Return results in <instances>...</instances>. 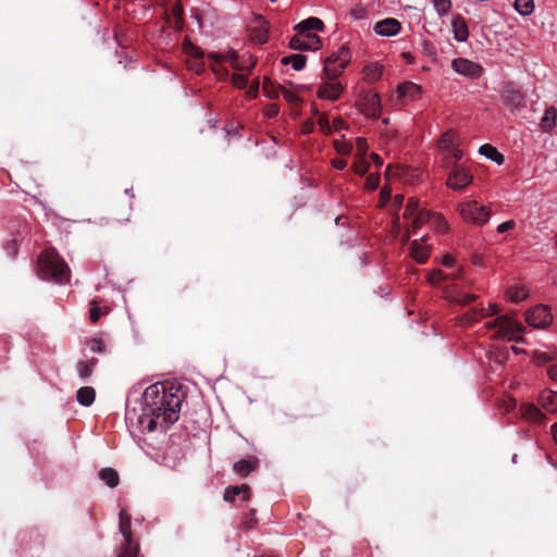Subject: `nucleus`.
<instances>
[{
	"label": "nucleus",
	"instance_id": "obj_1",
	"mask_svg": "<svg viewBox=\"0 0 557 557\" xmlns=\"http://www.w3.org/2000/svg\"><path fill=\"white\" fill-rule=\"evenodd\" d=\"M166 388L164 383L157 382L149 385L141 395V417L140 422L148 419V430L150 432L157 429L158 421L160 425L168 428L178 420L182 398L176 393Z\"/></svg>",
	"mask_w": 557,
	"mask_h": 557
},
{
	"label": "nucleus",
	"instance_id": "obj_2",
	"mask_svg": "<svg viewBox=\"0 0 557 557\" xmlns=\"http://www.w3.org/2000/svg\"><path fill=\"white\" fill-rule=\"evenodd\" d=\"M38 275L49 282L66 284L71 278V270L54 248H49L38 257Z\"/></svg>",
	"mask_w": 557,
	"mask_h": 557
},
{
	"label": "nucleus",
	"instance_id": "obj_3",
	"mask_svg": "<svg viewBox=\"0 0 557 557\" xmlns=\"http://www.w3.org/2000/svg\"><path fill=\"white\" fill-rule=\"evenodd\" d=\"M131 515L124 509L120 511L119 529L124 537L119 557H144L140 555L138 543L133 540Z\"/></svg>",
	"mask_w": 557,
	"mask_h": 557
},
{
	"label": "nucleus",
	"instance_id": "obj_4",
	"mask_svg": "<svg viewBox=\"0 0 557 557\" xmlns=\"http://www.w3.org/2000/svg\"><path fill=\"white\" fill-rule=\"evenodd\" d=\"M485 326L488 330L497 329L494 338L500 339L508 337L509 341L522 342V337L518 336L523 331V326L513 321L509 315H499L487 322Z\"/></svg>",
	"mask_w": 557,
	"mask_h": 557
},
{
	"label": "nucleus",
	"instance_id": "obj_5",
	"mask_svg": "<svg viewBox=\"0 0 557 557\" xmlns=\"http://www.w3.org/2000/svg\"><path fill=\"white\" fill-rule=\"evenodd\" d=\"M209 58L214 61L215 64L222 65L223 63H230L233 70H252L257 64L252 60L250 54L239 55L235 50H226L223 52H213L209 54Z\"/></svg>",
	"mask_w": 557,
	"mask_h": 557
},
{
	"label": "nucleus",
	"instance_id": "obj_6",
	"mask_svg": "<svg viewBox=\"0 0 557 557\" xmlns=\"http://www.w3.org/2000/svg\"><path fill=\"white\" fill-rule=\"evenodd\" d=\"M458 210L463 220L478 225L486 223L491 215V210L480 205L476 200L460 203Z\"/></svg>",
	"mask_w": 557,
	"mask_h": 557
},
{
	"label": "nucleus",
	"instance_id": "obj_7",
	"mask_svg": "<svg viewBox=\"0 0 557 557\" xmlns=\"http://www.w3.org/2000/svg\"><path fill=\"white\" fill-rule=\"evenodd\" d=\"M289 47L293 50L315 51L321 47V39L313 33L296 32L289 40Z\"/></svg>",
	"mask_w": 557,
	"mask_h": 557
},
{
	"label": "nucleus",
	"instance_id": "obj_8",
	"mask_svg": "<svg viewBox=\"0 0 557 557\" xmlns=\"http://www.w3.org/2000/svg\"><path fill=\"white\" fill-rule=\"evenodd\" d=\"M525 321L530 326L545 329L553 322V315L547 306L539 305L527 312Z\"/></svg>",
	"mask_w": 557,
	"mask_h": 557
},
{
	"label": "nucleus",
	"instance_id": "obj_9",
	"mask_svg": "<svg viewBox=\"0 0 557 557\" xmlns=\"http://www.w3.org/2000/svg\"><path fill=\"white\" fill-rule=\"evenodd\" d=\"M351 60V51L347 45H342L325 60L322 70H345Z\"/></svg>",
	"mask_w": 557,
	"mask_h": 557
},
{
	"label": "nucleus",
	"instance_id": "obj_10",
	"mask_svg": "<svg viewBox=\"0 0 557 557\" xmlns=\"http://www.w3.org/2000/svg\"><path fill=\"white\" fill-rule=\"evenodd\" d=\"M326 74L331 73L332 75L327 76V81L323 82L318 89V97L321 99H327L335 101L341 97L344 88L342 84L335 82L337 75L335 72H325Z\"/></svg>",
	"mask_w": 557,
	"mask_h": 557
},
{
	"label": "nucleus",
	"instance_id": "obj_11",
	"mask_svg": "<svg viewBox=\"0 0 557 557\" xmlns=\"http://www.w3.org/2000/svg\"><path fill=\"white\" fill-rule=\"evenodd\" d=\"M502 99L510 110H519L524 107V95L512 83H508L502 90Z\"/></svg>",
	"mask_w": 557,
	"mask_h": 557
},
{
	"label": "nucleus",
	"instance_id": "obj_12",
	"mask_svg": "<svg viewBox=\"0 0 557 557\" xmlns=\"http://www.w3.org/2000/svg\"><path fill=\"white\" fill-rule=\"evenodd\" d=\"M232 73V83L237 88H246L248 98H256L259 91V78L253 77L251 82H249V77L245 74V72H231Z\"/></svg>",
	"mask_w": 557,
	"mask_h": 557
},
{
	"label": "nucleus",
	"instance_id": "obj_13",
	"mask_svg": "<svg viewBox=\"0 0 557 557\" xmlns=\"http://www.w3.org/2000/svg\"><path fill=\"white\" fill-rule=\"evenodd\" d=\"M472 182V175L463 168L455 164L447 178V185L454 189H461Z\"/></svg>",
	"mask_w": 557,
	"mask_h": 557
},
{
	"label": "nucleus",
	"instance_id": "obj_14",
	"mask_svg": "<svg viewBox=\"0 0 557 557\" xmlns=\"http://www.w3.org/2000/svg\"><path fill=\"white\" fill-rule=\"evenodd\" d=\"M401 29V23L395 17H386L376 22L373 32L377 36L392 37L397 35Z\"/></svg>",
	"mask_w": 557,
	"mask_h": 557
},
{
	"label": "nucleus",
	"instance_id": "obj_15",
	"mask_svg": "<svg viewBox=\"0 0 557 557\" xmlns=\"http://www.w3.org/2000/svg\"><path fill=\"white\" fill-rule=\"evenodd\" d=\"M420 86L412 82H404L397 87V100L404 104L407 101L414 100L420 96Z\"/></svg>",
	"mask_w": 557,
	"mask_h": 557
},
{
	"label": "nucleus",
	"instance_id": "obj_16",
	"mask_svg": "<svg viewBox=\"0 0 557 557\" xmlns=\"http://www.w3.org/2000/svg\"><path fill=\"white\" fill-rule=\"evenodd\" d=\"M451 28L454 33V38L463 42L469 37V30L466 20L460 14H454L451 18Z\"/></svg>",
	"mask_w": 557,
	"mask_h": 557
},
{
	"label": "nucleus",
	"instance_id": "obj_17",
	"mask_svg": "<svg viewBox=\"0 0 557 557\" xmlns=\"http://www.w3.org/2000/svg\"><path fill=\"white\" fill-rule=\"evenodd\" d=\"M325 28L324 23L319 17H308L294 26L295 32H305L306 34L311 30L323 32Z\"/></svg>",
	"mask_w": 557,
	"mask_h": 557
},
{
	"label": "nucleus",
	"instance_id": "obj_18",
	"mask_svg": "<svg viewBox=\"0 0 557 557\" xmlns=\"http://www.w3.org/2000/svg\"><path fill=\"white\" fill-rule=\"evenodd\" d=\"M521 416L529 421L542 424L546 420L544 413L533 404H523L520 408Z\"/></svg>",
	"mask_w": 557,
	"mask_h": 557
},
{
	"label": "nucleus",
	"instance_id": "obj_19",
	"mask_svg": "<svg viewBox=\"0 0 557 557\" xmlns=\"http://www.w3.org/2000/svg\"><path fill=\"white\" fill-rule=\"evenodd\" d=\"M257 25L251 29L250 38L257 45L268 41L267 22L262 17H256Z\"/></svg>",
	"mask_w": 557,
	"mask_h": 557
},
{
	"label": "nucleus",
	"instance_id": "obj_20",
	"mask_svg": "<svg viewBox=\"0 0 557 557\" xmlns=\"http://www.w3.org/2000/svg\"><path fill=\"white\" fill-rule=\"evenodd\" d=\"M258 465L259 461L255 457L250 459H240L233 465V470L240 476L245 478L255 471L258 468Z\"/></svg>",
	"mask_w": 557,
	"mask_h": 557
},
{
	"label": "nucleus",
	"instance_id": "obj_21",
	"mask_svg": "<svg viewBox=\"0 0 557 557\" xmlns=\"http://www.w3.org/2000/svg\"><path fill=\"white\" fill-rule=\"evenodd\" d=\"M539 403L548 412H557V392L546 389L541 392Z\"/></svg>",
	"mask_w": 557,
	"mask_h": 557
},
{
	"label": "nucleus",
	"instance_id": "obj_22",
	"mask_svg": "<svg viewBox=\"0 0 557 557\" xmlns=\"http://www.w3.org/2000/svg\"><path fill=\"white\" fill-rule=\"evenodd\" d=\"M243 494V499L248 500L250 498V487L247 484H243L240 486H230L224 492V500L225 502H234L235 498Z\"/></svg>",
	"mask_w": 557,
	"mask_h": 557
},
{
	"label": "nucleus",
	"instance_id": "obj_23",
	"mask_svg": "<svg viewBox=\"0 0 557 557\" xmlns=\"http://www.w3.org/2000/svg\"><path fill=\"white\" fill-rule=\"evenodd\" d=\"M307 57L301 53L284 55L280 59V65H292V70H302L306 66Z\"/></svg>",
	"mask_w": 557,
	"mask_h": 557
},
{
	"label": "nucleus",
	"instance_id": "obj_24",
	"mask_svg": "<svg viewBox=\"0 0 557 557\" xmlns=\"http://www.w3.org/2000/svg\"><path fill=\"white\" fill-rule=\"evenodd\" d=\"M483 318H485V309L482 307H475L467 311L466 313L461 314L459 317V322L463 325H470Z\"/></svg>",
	"mask_w": 557,
	"mask_h": 557
},
{
	"label": "nucleus",
	"instance_id": "obj_25",
	"mask_svg": "<svg viewBox=\"0 0 557 557\" xmlns=\"http://www.w3.org/2000/svg\"><path fill=\"white\" fill-rule=\"evenodd\" d=\"M96 398V392L90 386H83L76 393L77 401L85 407H89L94 404Z\"/></svg>",
	"mask_w": 557,
	"mask_h": 557
},
{
	"label": "nucleus",
	"instance_id": "obj_26",
	"mask_svg": "<svg viewBox=\"0 0 557 557\" xmlns=\"http://www.w3.org/2000/svg\"><path fill=\"white\" fill-rule=\"evenodd\" d=\"M557 110L554 107H549L545 110L544 115L541 120L540 126L543 132H550L556 125Z\"/></svg>",
	"mask_w": 557,
	"mask_h": 557
},
{
	"label": "nucleus",
	"instance_id": "obj_27",
	"mask_svg": "<svg viewBox=\"0 0 557 557\" xmlns=\"http://www.w3.org/2000/svg\"><path fill=\"white\" fill-rule=\"evenodd\" d=\"M99 478L111 488L116 487L120 482L119 473L113 468L101 469Z\"/></svg>",
	"mask_w": 557,
	"mask_h": 557
},
{
	"label": "nucleus",
	"instance_id": "obj_28",
	"mask_svg": "<svg viewBox=\"0 0 557 557\" xmlns=\"http://www.w3.org/2000/svg\"><path fill=\"white\" fill-rule=\"evenodd\" d=\"M480 153L485 156L487 159L496 162L497 164H503L505 161L504 156L492 145L484 144L480 147Z\"/></svg>",
	"mask_w": 557,
	"mask_h": 557
},
{
	"label": "nucleus",
	"instance_id": "obj_29",
	"mask_svg": "<svg viewBox=\"0 0 557 557\" xmlns=\"http://www.w3.org/2000/svg\"><path fill=\"white\" fill-rule=\"evenodd\" d=\"M411 256L417 262L424 263L429 258V249L413 240L411 244Z\"/></svg>",
	"mask_w": 557,
	"mask_h": 557
},
{
	"label": "nucleus",
	"instance_id": "obj_30",
	"mask_svg": "<svg viewBox=\"0 0 557 557\" xmlns=\"http://www.w3.org/2000/svg\"><path fill=\"white\" fill-rule=\"evenodd\" d=\"M478 296L474 294H467L462 292H455L450 296V301L460 306H468L476 300Z\"/></svg>",
	"mask_w": 557,
	"mask_h": 557
},
{
	"label": "nucleus",
	"instance_id": "obj_31",
	"mask_svg": "<svg viewBox=\"0 0 557 557\" xmlns=\"http://www.w3.org/2000/svg\"><path fill=\"white\" fill-rule=\"evenodd\" d=\"M451 70H483V67L472 61H469L467 59H454L451 61Z\"/></svg>",
	"mask_w": 557,
	"mask_h": 557
},
{
	"label": "nucleus",
	"instance_id": "obj_32",
	"mask_svg": "<svg viewBox=\"0 0 557 557\" xmlns=\"http://www.w3.org/2000/svg\"><path fill=\"white\" fill-rule=\"evenodd\" d=\"M513 5L516 11L523 16L530 15L534 10L533 0H516Z\"/></svg>",
	"mask_w": 557,
	"mask_h": 557
},
{
	"label": "nucleus",
	"instance_id": "obj_33",
	"mask_svg": "<svg viewBox=\"0 0 557 557\" xmlns=\"http://www.w3.org/2000/svg\"><path fill=\"white\" fill-rule=\"evenodd\" d=\"M455 139H456L455 132L448 131V132L444 133L438 140L440 149L445 150V151L449 150L450 148L454 147Z\"/></svg>",
	"mask_w": 557,
	"mask_h": 557
},
{
	"label": "nucleus",
	"instance_id": "obj_34",
	"mask_svg": "<svg viewBox=\"0 0 557 557\" xmlns=\"http://www.w3.org/2000/svg\"><path fill=\"white\" fill-rule=\"evenodd\" d=\"M431 216H433V213L426 210H419V212L416 214V216L412 219L411 227L413 231L420 228L422 224L428 222Z\"/></svg>",
	"mask_w": 557,
	"mask_h": 557
},
{
	"label": "nucleus",
	"instance_id": "obj_35",
	"mask_svg": "<svg viewBox=\"0 0 557 557\" xmlns=\"http://www.w3.org/2000/svg\"><path fill=\"white\" fill-rule=\"evenodd\" d=\"M419 210H420V208H419L418 199L409 198L403 215L405 219H409V218L413 219L416 216V214L419 212Z\"/></svg>",
	"mask_w": 557,
	"mask_h": 557
},
{
	"label": "nucleus",
	"instance_id": "obj_36",
	"mask_svg": "<svg viewBox=\"0 0 557 557\" xmlns=\"http://www.w3.org/2000/svg\"><path fill=\"white\" fill-rule=\"evenodd\" d=\"M528 292L524 287H512L508 290V297L512 302H519L525 299Z\"/></svg>",
	"mask_w": 557,
	"mask_h": 557
},
{
	"label": "nucleus",
	"instance_id": "obj_37",
	"mask_svg": "<svg viewBox=\"0 0 557 557\" xmlns=\"http://www.w3.org/2000/svg\"><path fill=\"white\" fill-rule=\"evenodd\" d=\"M432 3L440 16L448 14L451 8V0H432Z\"/></svg>",
	"mask_w": 557,
	"mask_h": 557
},
{
	"label": "nucleus",
	"instance_id": "obj_38",
	"mask_svg": "<svg viewBox=\"0 0 557 557\" xmlns=\"http://www.w3.org/2000/svg\"><path fill=\"white\" fill-rule=\"evenodd\" d=\"M171 14L173 15V17L176 20V24L178 25V27L181 28L182 27V24H183V16H184V8H183V4L182 2L178 0L176 1L172 8H171Z\"/></svg>",
	"mask_w": 557,
	"mask_h": 557
},
{
	"label": "nucleus",
	"instance_id": "obj_39",
	"mask_svg": "<svg viewBox=\"0 0 557 557\" xmlns=\"http://www.w3.org/2000/svg\"><path fill=\"white\" fill-rule=\"evenodd\" d=\"M76 369L81 379L86 380L91 376L94 369L89 367L85 360H81L76 364Z\"/></svg>",
	"mask_w": 557,
	"mask_h": 557
},
{
	"label": "nucleus",
	"instance_id": "obj_40",
	"mask_svg": "<svg viewBox=\"0 0 557 557\" xmlns=\"http://www.w3.org/2000/svg\"><path fill=\"white\" fill-rule=\"evenodd\" d=\"M354 172L358 175H364L369 170V163L364 160V158L359 157L354 164Z\"/></svg>",
	"mask_w": 557,
	"mask_h": 557
},
{
	"label": "nucleus",
	"instance_id": "obj_41",
	"mask_svg": "<svg viewBox=\"0 0 557 557\" xmlns=\"http://www.w3.org/2000/svg\"><path fill=\"white\" fill-rule=\"evenodd\" d=\"M86 345L92 352L102 354L106 350L103 342L99 338H90L86 342Z\"/></svg>",
	"mask_w": 557,
	"mask_h": 557
},
{
	"label": "nucleus",
	"instance_id": "obj_42",
	"mask_svg": "<svg viewBox=\"0 0 557 557\" xmlns=\"http://www.w3.org/2000/svg\"><path fill=\"white\" fill-rule=\"evenodd\" d=\"M102 314H104V312L102 311V309L94 300L91 302V307L89 309V319H90V321L92 323L98 322Z\"/></svg>",
	"mask_w": 557,
	"mask_h": 557
},
{
	"label": "nucleus",
	"instance_id": "obj_43",
	"mask_svg": "<svg viewBox=\"0 0 557 557\" xmlns=\"http://www.w3.org/2000/svg\"><path fill=\"white\" fill-rule=\"evenodd\" d=\"M334 146L336 151L343 156L350 154L352 151L351 144L346 141L335 140Z\"/></svg>",
	"mask_w": 557,
	"mask_h": 557
},
{
	"label": "nucleus",
	"instance_id": "obj_44",
	"mask_svg": "<svg viewBox=\"0 0 557 557\" xmlns=\"http://www.w3.org/2000/svg\"><path fill=\"white\" fill-rule=\"evenodd\" d=\"M369 104L371 107V110H372V115L374 117H377L380 115V98L376 94H373L369 97Z\"/></svg>",
	"mask_w": 557,
	"mask_h": 557
},
{
	"label": "nucleus",
	"instance_id": "obj_45",
	"mask_svg": "<svg viewBox=\"0 0 557 557\" xmlns=\"http://www.w3.org/2000/svg\"><path fill=\"white\" fill-rule=\"evenodd\" d=\"M446 278H447V276H445L444 273L441 270H433L428 275L429 282L431 284H433V285H437V284H440L442 281H444Z\"/></svg>",
	"mask_w": 557,
	"mask_h": 557
},
{
	"label": "nucleus",
	"instance_id": "obj_46",
	"mask_svg": "<svg viewBox=\"0 0 557 557\" xmlns=\"http://www.w3.org/2000/svg\"><path fill=\"white\" fill-rule=\"evenodd\" d=\"M446 152H447L446 158L448 159V164L450 163V160H451V162H454V165L457 164V161H459L463 154L460 149L455 148V147L450 148Z\"/></svg>",
	"mask_w": 557,
	"mask_h": 557
},
{
	"label": "nucleus",
	"instance_id": "obj_47",
	"mask_svg": "<svg viewBox=\"0 0 557 557\" xmlns=\"http://www.w3.org/2000/svg\"><path fill=\"white\" fill-rule=\"evenodd\" d=\"M318 125L320 126V129L325 133H331V124L329 121V117L325 114H321L318 119Z\"/></svg>",
	"mask_w": 557,
	"mask_h": 557
},
{
	"label": "nucleus",
	"instance_id": "obj_48",
	"mask_svg": "<svg viewBox=\"0 0 557 557\" xmlns=\"http://www.w3.org/2000/svg\"><path fill=\"white\" fill-rule=\"evenodd\" d=\"M356 147H357V151H358L359 157L364 158V154L368 151L367 140L364 138H362V137H358L356 139Z\"/></svg>",
	"mask_w": 557,
	"mask_h": 557
},
{
	"label": "nucleus",
	"instance_id": "obj_49",
	"mask_svg": "<svg viewBox=\"0 0 557 557\" xmlns=\"http://www.w3.org/2000/svg\"><path fill=\"white\" fill-rule=\"evenodd\" d=\"M281 89L283 92V97L286 101H288L292 104H298L300 102V99L296 94L282 87Z\"/></svg>",
	"mask_w": 557,
	"mask_h": 557
},
{
	"label": "nucleus",
	"instance_id": "obj_50",
	"mask_svg": "<svg viewBox=\"0 0 557 557\" xmlns=\"http://www.w3.org/2000/svg\"><path fill=\"white\" fill-rule=\"evenodd\" d=\"M380 184V176L377 174H370L366 180V187L368 189H376Z\"/></svg>",
	"mask_w": 557,
	"mask_h": 557
},
{
	"label": "nucleus",
	"instance_id": "obj_51",
	"mask_svg": "<svg viewBox=\"0 0 557 557\" xmlns=\"http://www.w3.org/2000/svg\"><path fill=\"white\" fill-rule=\"evenodd\" d=\"M255 516V510H251L250 511V516L247 517L244 521H243V528L246 530V531H249L251 530L255 524L257 523V520L256 518L253 517Z\"/></svg>",
	"mask_w": 557,
	"mask_h": 557
},
{
	"label": "nucleus",
	"instance_id": "obj_52",
	"mask_svg": "<svg viewBox=\"0 0 557 557\" xmlns=\"http://www.w3.org/2000/svg\"><path fill=\"white\" fill-rule=\"evenodd\" d=\"M515 225H516V223L513 220H508L506 222L500 223L497 226V232L500 234L506 233V232L512 230L515 227Z\"/></svg>",
	"mask_w": 557,
	"mask_h": 557
},
{
	"label": "nucleus",
	"instance_id": "obj_53",
	"mask_svg": "<svg viewBox=\"0 0 557 557\" xmlns=\"http://www.w3.org/2000/svg\"><path fill=\"white\" fill-rule=\"evenodd\" d=\"M499 308L496 304H491L488 307V311H485V317H494L499 313Z\"/></svg>",
	"mask_w": 557,
	"mask_h": 557
},
{
	"label": "nucleus",
	"instance_id": "obj_54",
	"mask_svg": "<svg viewBox=\"0 0 557 557\" xmlns=\"http://www.w3.org/2000/svg\"><path fill=\"white\" fill-rule=\"evenodd\" d=\"M278 113V107L276 104H270L267 109V116L272 119Z\"/></svg>",
	"mask_w": 557,
	"mask_h": 557
},
{
	"label": "nucleus",
	"instance_id": "obj_55",
	"mask_svg": "<svg viewBox=\"0 0 557 557\" xmlns=\"http://www.w3.org/2000/svg\"><path fill=\"white\" fill-rule=\"evenodd\" d=\"M332 164L337 170H344L347 165V162L344 159H334Z\"/></svg>",
	"mask_w": 557,
	"mask_h": 557
},
{
	"label": "nucleus",
	"instance_id": "obj_56",
	"mask_svg": "<svg viewBox=\"0 0 557 557\" xmlns=\"http://www.w3.org/2000/svg\"><path fill=\"white\" fill-rule=\"evenodd\" d=\"M263 91L265 92V95H267L269 98L276 97V90H275V89H273V91H272V90H270V89H269V86H268V78H267V77H264Z\"/></svg>",
	"mask_w": 557,
	"mask_h": 557
},
{
	"label": "nucleus",
	"instance_id": "obj_57",
	"mask_svg": "<svg viewBox=\"0 0 557 557\" xmlns=\"http://www.w3.org/2000/svg\"><path fill=\"white\" fill-rule=\"evenodd\" d=\"M313 128H314V122L312 120H308L305 124H304V127H302V132L305 134H309L311 132H313Z\"/></svg>",
	"mask_w": 557,
	"mask_h": 557
},
{
	"label": "nucleus",
	"instance_id": "obj_58",
	"mask_svg": "<svg viewBox=\"0 0 557 557\" xmlns=\"http://www.w3.org/2000/svg\"><path fill=\"white\" fill-rule=\"evenodd\" d=\"M370 158H371V160L375 163V165H376L377 168H381V166L383 165V160H382V158H381L377 153L372 152V153L370 154Z\"/></svg>",
	"mask_w": 557,
	"mask_h": 557
},
{
	"label": "nucleus",
	"instance_id": "obj_59",
	"mask_svg": "<svg viewBox=\"0 0 557 557\" xmlns=\"http://www.w3.org/2000/svg\"><path fill=\"white\" fill-rule=\"evenodd\" d=\"M443 264L447 268H453L455 264V259L451 256H444L443 257Z\"/></svg>",
	"mask_w": 557,
	"mask_h": 557
},
{
	"label": "nucleus",
	"instance_id": "obj_60",
	"mask_svg": "<svg viewBox=\"0 0 557 557\" xmlns=\"http://www.w3.org/2000/svg\"><path fill=\"white\" fill-rule=\"evenodd\" d=\"M187 52L195 55L196 58L203 57V52L198 47H195V46H191L190 50H187Z\"/></svg>",
	"mask_w": 557,
	"mask_h": 557
},
{
	"label": "nucleus",
	"instance_id": "obj_61",
	"mask_svg": "<svg viewBox=\"0 0 557 557\" xmlns=\"http://www.w3.org/2000/svg\"><path fill=\"white\" fill-rule=\"evenodd\" d=\"M351 15L356 18V20H361L366 15V12L363 9H358V10H352L351 11Z\"/></svg>",
	"mask_w": 557,
	"mask_h": 557
},
{
	"label": "nucleus",
	"instance_id": "obj_62",
	"mask_svg": "<svg viewBox=\"0 0 557 557\" xmlns=\"http://www.w3.org/2000/svg\"><path fill=\"white\" fill-rule=\"evenodd\" d=\"M333 126L335 129H341V128L346 127V124H345L344 120L339 117V119H335L333 121Z\"/></svg>",
	"mask_w": 557,
	"mask_h": 557
},
{
	"label": "nucleus",
	"instance_id": "obj_63",
	"mask_svg": "<svg viewBox=\"0 0 557 557\" xmlns=\"http://www.w3.org/2000/svg\"><path fill=\"white\" fill-rule=\"evenodd\" d=\"M401 57L406 60L407 64H413L414 57L409 52H404Z\"/></svg>",
	"mask_w": 557,
	"mask_h": 557
},
{
	"label": "nucleus",
	"instance_id": "obj_64",
	"mask_svg": "<svg viewBox=\"0 0 557 557\" xmlns=\"http://www.w3.org/2000/svg\"><path fill=\"white\" fill-rule=\"evenodd\" d=\"M548 374L553 380L557 381V364L549 368Z\"/></svg>",
	"mask_w": 557,
	"mask_h": 557
}]
</instances>
